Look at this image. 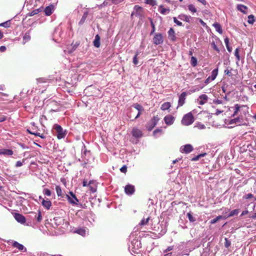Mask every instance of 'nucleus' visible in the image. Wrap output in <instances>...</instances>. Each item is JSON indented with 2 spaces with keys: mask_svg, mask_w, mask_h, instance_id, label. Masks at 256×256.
Instances as JSON below:
<instances>
[{
  "mask_svg": "<svg viewBox=\"0 0 256 256\" xmlns=\"http://www.w3.org/2000/svg\"><path fill=\"white\" fill-rule=\"evenodd\" d=\"M25 161V160L23 159L22 161H18L16 164V167H20L22 166Z\"/></svg>",
  "mask_w": 256,
  "mask_h": 256,
  "instance_id": "09e8293b",
  "label": "nucleus"
},
{
  "mask_svg": "<svg viewBox=\"0 0 256 256\" xmlns=\"http://www.w3.org/2000/svg\"><path fill=\"white\" fill-rule=\"evenodd\" d=\"M160 8L161 9L160 12L162 14H165L166 12H169V10L164 8L162 6H160Z\"/></svg>",
  "mask_w": 256,
  "mask_h": 256,
  "instance_id": "37998d69",
  "label": "nucleus"
},
{
  "mask_svg": "<svg viewBox=\"0 0 256 256\" xmlns=\"http://www.w3.org/2000/svg\"><path fill=\"white\" fill-rule=\"evenodd\" d=\"M6 47L5 46H0V52H4L6 50Z\"/></svg>",
  "mask_w": 256,
  "mask_h": 256,
  "instance_id": "338daca9",
  "label": "nucleus"
},
{
  "mask_svg": "<svg viewBox=\"0 0 256 256\" xmlns=\"http://www.w3.org/2000/svg\"><path fill=\"white\" fill-rule=\"evenodd\" d=\"M178 18L181 20L186 21V22H190V20L191 18V16H187L186 14H180L178 16Z\"/></svg>",
  "mask_w": 256,
  "mask_h": 256,
  "instance_id": "b1692460",
  "label": "nucleus"
},
{
  "mask_svg": "<svg viewBox=\"0 0 256 256\" xmlns=\"http://www.w3.org/2000/svg\"><path fill=\"white\" fill-rule=\"evenodd\" d=\"M198 100L199 104L204 105L208 102V96L205 94H202L199 96Z\"/></svg>",
  "mask_w": 256,
  "mask_h": 256,
  "instance_id": "ddd939ff",
  "label": "nucleus"
},
{
  "mask_svg": "<svg viewBox=\"0 0 256 256\" xmlns=\"http://www.w3.org/2000/svg\"><path fill=\"white\" fill-rule=\"evenodd\" d=\"M218 68H216L212 72L211 76H210L211 78V80H214L216 79V77L218 74Z\"/></svg>",
  "mask_w": 256,
  "mask_h": 256,
  "instance_id": "bb28decb",
  "label": "nucleus"
},
{
  "mask_svg": "<svg viewBox=\"0 0 256 256\" xmlns=\"http://www.w3.org/2000/svg\"><path fill=\"white\" fill-rule=\"evenodd\" d=\"M232 68H231L230 70L226 69V70H224V73L225 74H226V75L228 76H232L233 74H232Z\"/></svg>",
  "mask_w": 256,
  "mask_h": 256,
  "instance_id": "49530a36",
  "label": "nucleus"
},
{
  "mask_svg": "<svg viewBox=\"0 0 256 256\" xmlns=\"http://www.w3.org/2000/svg\"><path fill=\"white\" fill-rule=\"evenodd\" d=\"M144 14V10L143 8L136 5L134 6V10L131 14V17L134 16L139 18L140 21H142Z\"/></svg>",
  "mask_w": 256,
  "mask_h": 256,
  "instance_id": "f03ea898",
  "label": "nucleus"
},
{
  "mask_svg": "<svg viewBox=\"0 0 256 256\" xmlns=\"http://www.w3.org/2000/svg\"><path fill=\"white\" fill-rule=\"evenodd\" d=\"M150 24H151L152 27V31L151 32V34H152L155 30V27H154V22H153L152 21V20H150Z\"/></svg>",
  "mask_w": 256,
  "mask_h": 256,
  "instance_id": "0e129e2a",
  "label": "nucleus"
},
{
  "mask_svg": "<svg viewBox=\"0 0 256 256\" xmlns=\"http://www.w3.org/2000/svg\"><path fill=\"white\" fill-rule=\"evenodd\" d=\"M0 26H2L4 28H8L9 26V24L8 23V22H6L0 24Z\"/></svg>",
  "mask_w": 256,
  "mask_h": 256,
  "instance_id": "052dcab7",
  "label": "nucleus"
},
{
  "mask_svg": "<svg viewBox=\"0 0 256 256\" xmlns=\"http://www.w3.org/2000/svg\"><path fill=\"white\" fill-rule=\"evenodd\" d=\"M28 131L30 134H34V135L36 136H40V137L42 138H44V136H42V135H41L39 133V132H30L28 130Z\"/></svg>",
  "mask_w": 256,
  "mask_h": 256,
  "instance_id": "de8ad7c7",
  "label": "nucleus"
},
{
  "mask_svg": "<svg viewBox=\"0 0 256 256\" xmlns=\"http://www.w3.org/2000/svg\"><path fill=\"white\" fill-rule=\"evenodd\" d=\"M239 210L238 209H236L232 210L228 216H224V218H226L228 217L232 216L234 215H237L238 214Z\"/></svg>",
  "mask_w": 256,
  "mask_h": 256,
  "instance_id": "a878e982",
  "label": "nucleus"
},
{
  "mask_svg": "<svg viewBox=\"0 0 256 256\" xmlns=\"http://www.w3.org/2000/svg\"><path fill=\"white\" fill-rule=\"evenodd\" d=\"M198 60L196 57L192 56L190 59V64L192 66H196L197 65Z\"/></svg>",
  "mask_w": 256,
  "mask_h": 256,
  "instance_id": "c9c22d12",
  "label": "nucleus"
},
{
  "mask_svg": "<svg viewBox=\"0 0 256 256\" xmlns=\"http://www.w3.org/2000/svg\"><path fill=\"white\" fill-rule=\"evenodd\" d=\"M69 194L70 196L66 194L68 202L72 205H78V200L76 198V195L72 192H70Z\"/></svg>",
  "mask_w": 256,
  "mask_h": 256,
  "instance_id": "423d86ee",
  "label": "nucleus"
},
{
  "mask_svg": "<svg viewBox=\"0 0 256 256\" xmlns=\"http://www.w3.org/2000/svg\"><path fill=\"white\" fill-rule=\"evenodd\" d=\"M213 26L214 27L216 30L219 32L220 34L222 33V29L220 24L218 22H215L213 24Z\"/></svg>",
  "mask_w": 256,
  "mask_h": 256,
  "instance_id": "393cba45",
  "label": "nucleus"
},
{
  "mask_svg": "<svg viewBox=\"0 0 256 256\" xmlns=\"http://www.w3.org/2000/svg\"><path fill=\"white\" fill-rule=\"evenodd\" d=\"M214 102L217 104H222V100H218V99L214 100Z\"/></svg>",
  "mask_w": 256,
  "mask_h": 256,
  "instance_id": "e2e57ef3",
  "label": "nucleus"
},
{
  "mask_svg": "<svg viewBox=\"0 0 256 256\" xmlns=\"http://www.w3.org/2000/svg\"><path fill=\"white\" fill-rule=\"evenodd\" d=\"M224 43L226 44V48L229 52H231L232 50V48L229 45V39L228 38H224Z\"/></svg>",
  "mask_w": 256,
  "mask_h": 256,
  "instance_id": "473e14b6",
  "label": "nucleus"
},
{
  "mask_svg": "<svg viewBox=\"0 0 256 256\" xmlns=\"http://www.w3.org/2000/svg\"><path fill=\"white\" fill-rule=\"evenodd\" d=\"M82 160L84 162V166L86 164L90 162V152L86 149V146L84 145V148L82 149Z\"/></svg>",
  "mask_w": 256,
  "mask_h": 256,
  "instance_id": "20e7f679",
  "label": "nucleus"
},
{
  "mask_svg": "<svg viewBox=\"0 0 256 256\" xmlns=\"http://www.w3.org/2000/svg\"><path fill=\"white\" fill-rule=\"evenodd\" d=\"M76 232L77 234L82 236H84L86 234V230L84 228H78L76 231Z\"/></svg>",
  "mask_w": 256,
  "mask_h": 256,
  "instance_id": "2f4dec72",
  "label": "nucleus"
},
{
  "mask_svg": "<svg viewBox=\"0 0 256 256\" xmlns=\"http://www.w3.org/2000/svg\"><path fill=\"white\" fill-rule=\"evenodd\" d=\"M91 183H92V181H90L88 184L87 182L84 180L83 181L82 186H90V184H91Z\"/></svg>",
  "mask_w": 256,
  "mask_h": 256,
  "instance_id": "bf43d9fd",
  "label": "nucleus"
},
{
  "mask_svg": "<svg viewBox=\"0 0 256 256\" xmlns=\"http://www.w3.org/2000/svg\"><path fill=\"white\" fill-rule=\"evenodd\" d=\"M253 197H254V196H253L252 194H248L245 195L244 196V198L247 200V199H249V198H252Z\"/></svg>",
  "mask_w": 256,
  "mask_h": 256,
  "instance_id": "4d7b16f0",
  "label": "nucleus"
},
{
  "mask_svg": "<svg viewBox=\"0 0 256 256\" xmlns=\"http://www.w3.org/2000/svg\"><path fill=\"white\" fill-rule=\"evenodd\" d=\"M137 55L138 54H136L133 58V62L134 64H138V60L136 58Z\"/></svg>",
  "mask_w": 256,
  "mask_h": 256,
  "instance_id": "680f3d73",
  "label": "nucleus"
},
{
  "mask_svg": "<svg viewBox=\"0 0 256 256\" xmlns=\"http://www.w3.org/2000/svg\"><path fill=\"white\" fill-rule=\"evenodd\" d=\"M230 244H231L230 242L228 240V238H225V242H224L225 246L228 248L230 246Z\"/></svg>",
  "mask_w": 256,
  "mask_h": 256,
  "instance_id": "603ef678",
  "label": "nucleus"
},
{
  "mask_svg": "<svg viewBox=\"0 0 256 256\" xmlns=\"http://www.w3.org/2000/svg\"><path fill=\"white\" fill-rule=\"evenodd\" d=\"M164 40L161 34L158 33L155 34L153 38V42L154 44L156 45L160 44H162Z\"/></svg>",
  "mask_w": 256,
  "mask_h": 256,
  "instance_id": "1a4fd4ad",
  "label": "nucleus"
},
{
  "mask_svg": "<svg viewBox=\"0 0 256 256\" xmlns=\"http://www.w3.org/2000/svg\"><path fill=\"white\" fill-rule=\"evenodd\" d=\"M144 225V218H142L140 224L134 229V231L129 236L128 250L132 254H136L134 256H142L140 252L142 250V242L144 236V230H142V226Z\"/></svg>",
  "mask_w": 256,
  "mask_h": 256,
  "instance_id": "f257e3e1",
  "label": "nucleus"
},
{
  "mask_svg": "<svg viewBox=\"0 0 256 256\" xmlns=\"http://www.w3.org/2000/svg\"><path fill=\"white\" fill-rule=\"evenodd\" d=\"M212 46L213 48V49H214L217 52H220V50H219L218 48V46H216V44L214 42H212Z\"/></svg>",
  "mask_w": 256,
  "mask_h": 256,
  "instance_id": "8fccbe9b",
  "label": "nucleus"
},
{
  "mask_svg": "<svg viewBox=\"0 0 256 256\" xmlns=\"http://www.w3.org/2000/svg\"><path fill=\"white\" fill-rule=\"evenodd\" d=\"M132 133V136L136 138H141L142 136V132L137 128H134Z\"/></svg>",
  "mask_w": 256,
  "mask_h": 256,
  "instance_id": "dca6fc26",
  "label": "nucleus"
},
{
  "mask_svg": "<svg viewBox=\"0 0 256 256\" xmlns=\"http://www.w3.org/2000/svg\"><path fill=\"white\" fill-rule=\"evenodd\" d=\"M31 214L32 215V216L38 222H40L42 220V216L41 212L38 210V213L32 212Z\"/></svg>",
  "mask_w": 256,
  "mask_h": 256,
  "instance_id": "2eb2a0df",
  "label": "nucleus"
},
{
  "mask_svg": "<svg viewBox=\"0 0 256 256\" xmlns=\"http://www.w3.org/2000/svg\"><path fill=\"white\" fill-rule=\"evenodd\" d=\"M195 127H197L199 129H204L205 128V126L204 124H198Z\"/></svg>",
  "mask_w": 256,
  "mask_h": 256,
  "instance_id": "13d9d810",
  "label": "nucleus"
},
{
  "mask_svg": "<svg viewBox=\"0 0 256 256\" xmlns=\"http://www.w3.org/2000/svg\"><path fill=\"white\" fill-rule=\"evenodd\" d=\"M54 128L56 130L58 139L64 138L66 135V131L64 130L62 126L58 124L54 125Z\"/></svg>",
  "mask_w": 256,
  "mask_h": 256,
  "instance_id": "39448f33",
  "label": "nucleus"
},
{
  "mask_svg": "<svg viewBox=\"0 0 256 256\" xmlns=\"http://www.w3.org/2000/svg\"><path fill=\"white\" fill-rule=\"evenodd\" d=\"M174 23H176L178 26H182V22L178 21L176 17L174 18Z\"/></svg>",
  "mask_w": 256,
  "mask_h": 256,
  "instance_id": "3c124183",
  "label": "nucleus"
},
{
  "mask_svg": "<svg viewBox=\"0 0 256 256\" xmlns=\"http://www.w3.org/2000/svg\"><path fill=\"white\" fill-rule=\"evenodd\" d=\"M255 22L254 16L251 14L248 16V22L249 24H252Z\"/></svg>",
  "mask_w": 256,
  "mask_h": 256,
  "instance_id": "4c0bfd02",
  "label": "nucleus"
},
{
  "mask_svg": "<svg viewBox=\"0 0 256 256\" xmlns=\"http://www.w3.org/2000/svg\"><path fill=\"white\" fill-rule=\"evenodd\" d=\"M192 146L190 144H187L182 146L180 148V151L182 153L188 154L193 150Z\"/></svg>",
  "mask_w": 256,
  "mask_h": 256,
  "instance_id": "0eeeda50",
  "label": "nucleus"
},
{
  "mask_svg": "<svg viewBox=\"0 0 256 256\" xmlns=\"http://www.w3.org/2000/svg\"><path fill=\"white\" fill-rule=\"evenodd\" d=\"M168 38L172 42H175L176 40L175 32L172 28H170L168 31Z\"/></svg>",
  "mask_w": 256,
  "mask_h": 256,
  "instance_id": "f3484780",
  "label": "nucleus"
},
{
  "mask_svg": "<svg viewBox=\"0 0 256 256\" xmlns=\"http://www.w3.org/2000/svg\"><path fill=\"white\" fill-rule=\"evenodd\" d=\"M211 80V78H210V76H208L204 81V84H209V82H210V81Z\"/></svg>",
  "mask_w": 256,
  "mask_h": 256,
  "instance_id": "774afa93",
  "label": "nucleus"
},
{
  "mask_svg": "<svg viewBox=\"0 0 256 256\" xmlns=\"http://www.w3.org/2000/svg\"><path fill=\"white\" fill-rule=\"evenodd\" d=\"M12 246L14 248H16L20 250L24 251V252L26 251V248H24L22 244L18 243L16 241L12 243Z\"/></svg>",
  "mask_w": 256,
  "mask_h": 256,
  "instance_id": "a211bd4d",
  "label": "nucleus"
},
{
  "mask_svg": "<svg viewBox=\"0 0 256 256\" xmlns=\"http://www.w3.org/2000/svg\"><path fill=\"white\" fill-rule=\"evenodd\" d=\"M100 38L98 34H96L95 36L94 40L93 42L94 46L96 48H98L100 46Z\"/></svg>",
  "mask_w": 256,
  "mask_h": 256,
  "instance_id": "4be33fe9",
  "label": "nucleus"
},
{
  "mask_svg": "<svg viewBox=\"0 0 256 256\" xmlns=\"http://www.w3.org/2000/svg\"><path fill=\"white\" fill-rule=\"evenodd\" d=\"M39 12H40L39 9H36V10H33L31 12H29L28 15L29 16H34V15L38 14Z\"/></svg>",
  "mask_w": 256,
  "mask_h": 256,
  "instance_id": "79ce46f5",
  "label": "nucleus"
},
{
  "mask_svg": "<svg viewBox=\"0 0 256 256\" xmlns=\"http://www.w3.org/2000/svg\"><path fill=\"white\" fill-rule=\"evenodd\" d=\"M156 119H155V118H154V121L152 122V126L150 127V126H148L147 127V129L148 130L150 131L152 130V128H154L156 124Z\"/></svg>",
  "mask_w": 256,
  "mask_h": 256,
  "instance_id": "c03bdc74",
  "label": "nucleus"
},
{
  "mask_svg": "<svg viewBox=\"0 0 256 256\" xmlns=\"http://www.w3.org/2000/svg\"><path fill=\"white\" fill-rule=\"evenodd\" d=\"M236 8L238 10L244 14H246L248 13V8L244 5L238 4Z\"/></svg>",
  "mask_w": 256,
  "mask_h": 256,
  "instance_id": "412c9836",
  "label": "nucleus"
},
{
  "mask_svg": "<svg viewBox=\"0 0 256 256\" xmlns=\"http://www.w3.org/2000/svg\"><path fill=\"white\" fill-rule=\"evenodd\" d=\"M187 96L186 92H182L179 96L178 101V107L182 106L185 103V100Z\"/></svg>",
  "mask_w": 256,
  "mask_h": 256,
  "instance_id": "9d476101",
  "label": "nucleus"
},
{
  "mask_svg": "<svg viewBox=\"0 0 256 256\" xmlns=\"http://www.w3.org/2000/svg\"><path fill=\"white\" fill-rule=\"evenodd\" d=\"M171 106L170 103L169 102H166L162 104L160 108L162 110H165L169 109V108Z\"/></svg>",
  "mask_w": 256,
  "mask_h": 256,
  "instance_id": "cd10ccee",
  "label": "nucleus"
},
{
  "mask_svg": "<svg viewBox=\"0 0 256 256\" xmlns=\"http://www.w3.org/2000/svg\"><path fill=\"white\" fill-rule=\"evenodd\" d=\"M174 117L172 115H168L164 118V120L165 123L167 125L169 126L172 124L174 122Z\"/></svg>",
  "mask_w": 256,
  "mask_h": 256,
  "instance_id": "f8f14e48",
  "label": "nucleus"
},
{
  "mask_svg": "<svg viewBox=\"0 0 256 256\" xmlns=\"http://www.w3.org/2000/svg\"><path fill=\"white\" fill-rule=\"evenodd\" d=\"M120 170L122 172L126 173L127 171V167L126 166H122L120 168Z\"/></svg>",
  "mask_w": 256,
  "mask_h": 256,
  "instance_id": "5fc2aeb1",
  "label": "nucleus"
},
{
  "mask_svg": "<svg viewBox=\"0 0 256 256\" xmlns=\"http://www.w3.org/2000/svg\"><path fill=\"white\" fill-rule=\"evenodd\" d=\"M145 3L152 6L156 5V0H146Z\"/></svg>",
  "mask_w": 256,
  "mask_h": 256,
  "instance_id": "ea45409f",
  "label": "nucleus"
},
{
  "mask_svg": "<svg viewBox=\"0 0 256 256\" xmlns=\"http://www.w3.org/2000/svg\"><path fill=\"white\" fill-rule=\"evenodd\" d=\"M30 39V36L29 32H26L25 33L24 35L23 36V44H24L26 42L29 41Z\"/></svg>",
  "mask_w": 256,
  "mask_h": 256,
  "instance_id": "c85d7f7f",
  "label": "nucleus"
},
{
  "mask_svg": "<svg viewBox=\"0 0 256 256\" xmlns=\"http://www.w3.org/2000/svg\"><path fill=\"white\" fill-rule=\"evenodd\" d=\"M194 121V118L192 112L184 114L181 120L182 125L188 126L192 124Z\"/></svg>",
  "mask_w": 256,
  "mask_h": 256,
  "instance_id": "7ed1b4c3",
  "label": "nucleus"
},
{
  "mask_svg": "<svg viewBox=\"0 0 256 256\" xmlns=\"http://www.w3.org/2000/svg\"><path fill=\"white\" fill-rule=\"evenodd\" d=\"M56 194L58 196H60L61 198H63L64 196L62 194V190L60 186H56Z\"/></svg>",
  "mask_w": 256,
  "mask_h": 256,
  "instance_id": "7c9ffc66",
  "label": "nucleus"
},
{
  "mask_svg": "<svg viewBox=\"0 0 256 256\" xmlns=\"http://www.w3.org/2000/svg\"><path fill=\"white\" fill-rule=\"evenodd\" d=\"M43 193L46 196H51V191L48 188H44L43 190Z\"/></svg>",
  "mask_w": 256,
  "mask_h": 256,
  "instance_id": "a18cd8bd",
  "label": "nucleus"
},
{
  "mask_svg": "<svg viewBox=\"0 0 256 256\" xmlns=\"http://www.w3.org/2000/svg\"><path fill=\"white\" fill-rule=\"evenodd\" d=\"M88 14V12H85L84 13V14H83L81 20H80V21L78 22L80 25H82L84 22Z\"/></svg>",
  "mask_w": 256,
  "mask_h": 256,
  "instance_id": "c756f323",
  "label": "nucleus"
},
{
  "mask_svg": "<svg viewBox=\"0 0 256 256\" xmlns=\"http://www.w3.org/2000/svg\"><path fill=\"white\" fill-rule=\"evenodd\" d=\"M42 206L48 210L52 206V202L48 199H42Z\"/></svg>",
  "mask_w": 256,
  "mask_h": 256,
  "instance_id": "aec40b11",
  "label": "nucleus"
},
{
  "mask_svg": "<svg viewBox=\"0 0 256 256\" xmlns=\"http://www.w3.org/2000/svg\"><path fill=\"white\" fill-rule=\"evenodd\" d=\"M132 107H134L136 110L138 111V113L135 118H137L140 116V111L142 110V108L140 104H134L132 106Z\"/></svg>",
  "mask_w": 256,
  "mask_h": 256,
  "instance_id": "5701e85b",
  "label": "nucleus"
},
{
  "mask_svg": "<svg viewBox=\"0 0 256 256\" xmlns=\"http://www.w3.org/2000/svg\"><path fill=\"white\" fill-rule=\"evenodd\" d=\"M187 217L190 222H194L196 221L195 218L193 216L192 212H190L187 214Z\"/></svg>",
  "mask_w": 256,
  "mask_h": 256,
  "instance_id": "a19ab883",
  "label": "nucleus"
},
{
  "mask_svg": "<svg viewBox=\"0 0 256 256\" xmlns=\"http://www.w3.org/2000/svg\"><path fill=\"white\" fill-rule=\"evenodd\" d=\"M188 9L192 13L196 12L197 11L196 8H195L194 6L192 4H189L188 6Z\"/></svg>",
  "mask_w": 256,
  "mask_h": 256,
  "instance_id": "58836bf2",
  "label": "nucleus"
},
{
  "mask_svg": "<svg viewBox=\"0 0 256 256\" xmlns=\"http://www.w3.org/2000/svg\"><path fill=\"white\" fill-rule=\"evenodd\" d=\"M234 55L236 57L238 60H240V55H239V50L238 48H236L234 52Z\"/></svg>",
  "mask_w": 256,
  "mask_h": 256,
  "instance_id": "864d4df0",
  "label": "nucleus"
},
{
  "mask_svg": "<svg viewBox=\"0 0 256 256\" xmlns=\"http://www.w3.org/2000/svg\"><path fill=\"white\" fill-rule=\"evenodd\" d=\"M135 191L134 186L133 185L128 184L124 187V192L128 196H132Z\"/></svg>",
  "mask_w": 256,
  "mask_h": 256,
  "instance_id": "6e6552de",
  "label": "nucleus"
},
{
  "mask_svg": "<svg viewBox=\"0 0 256 256\" xmlns=\"http://www.w3.org/2000/svg\"><path fill=\"white\" fill-rule=\"evenodd\" d=\"M162 130L161 129H160V128H158V129H156L155 130L154 132H153V134L154 136H156V134L157 133H162Z\"/></svg>",
  "mask_w": 256,
  "mask_h": 256,
  "instance_id": "6e6d98bb",
  "label": "nucleus"
},
{
  "mask_svg": "<svg viewBox=\"0 0 256 256\" xmlns=\"http://www.w3.org/2000/svg\"><path fill=\"white\" fill-rule=\"evenodd\" d=\"M112 0V2L113 4H119V3L121 2L124 0Z\"/></svg>",
  "mask_w": 256,
  "mask_h": 256,
  "instance_id": "69168bd1",
  "label": "nucleus"
},
{
  "mask_svg": "<svg viewBox=\"0 0 256 256\" xmlns=\"http://www.w3.org/2000/svg\"><path fill=\"white\" fill-rule=\"evenodd\" d=\"M224 218V216H216L215 218H214L212 220L210 221V224H215L219 220L222 219Z\"/></svg>",
  "mask_w": 256,
  "mask_h": 256,
  "instance_id": "e433bc0d",
  "label": "nucleus"
},
{
  "mask_svg": "<svg viewBox=\"0 0 256 256\" xmlns=\"http://www.w3.org/2000/svg\"><path fill=\"white\" fill-rule=\"evenodd\" d=\"M206 152L200 154L194 157L193 158H192V161L198 160L200 158L204 157V156H206Z\"/></svg>",
  "mask_w": 256,
  "mask_h": 256,
  "instance_id": "72a5a7b5",
  "label": "nucleus"
},
{
  "mask_svg": "<svg viewBox=\"0 0 256 256\" xmlns=\"http://www.w3.org/2000/svg\"><path fill=\"white\" fill-rule=\"evenodd\" d=\"M244 106H240L238 104H235L234 106V112L233 114V116H235L237 115L241 107H244Z\"/></svg>",
  "mask_w": 256,
  "mask_h": 256,
  "instance_id": "f704fd0d",
  "label": "nucleus"
},
{
  "mask_svg": "<svg viewBox=\"0 0 256 256\" xmlns=\"http://www.w3.org/2000/svg\"><path fill=\"white\" fill-rule=\"evenodd\" d=\"M54 6L53 4H50L48 6H47L44 10L45 14L47 16H50L54 11Z\"/></svg>",
  "mask_w": 256,
  "mask_h": 256,
  "instance_id": "4468645a",
  "label": "nucleus"
},
{
  "mask_svg": "<svg viewBox=\"0 0 256 256\" xmlns=\"http://www.w3.org/2000/svg\"><path fill=\"white\" fill-rule=\"evenodd\" d=\"M14 218L18 222L21 224H24L26 222L25 217L19 213H15L14 214Z\"/></svg>",
  "mask_w": 256,
  "mask_h": 256,
  "instance_id": "9b49d317",
  "label": "nucleus"
},
{
  "mask_svg": "<svg viewBox=\"0 0 256 256\" xmlns=\"http://www.w3.org/2000/svg\"><path fill=\"white\" fill-rule=\"evenodd\" d=\"M14 152L12 150L6 148L0 149V154L10 156L12 155Z\"/></svg>",
  "mask_w": 256,
  "mask_h": 256,
  "instance_id": "6ab92c4d",
  "label": "nucleus"
}]
</instances>
